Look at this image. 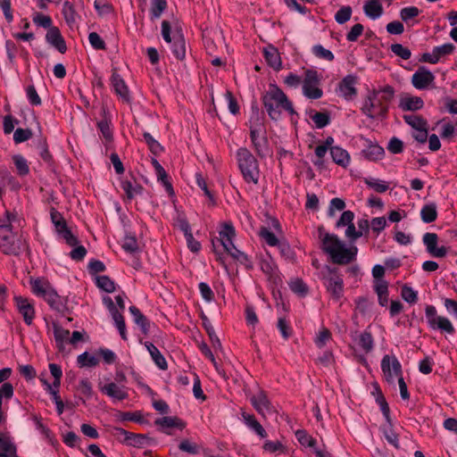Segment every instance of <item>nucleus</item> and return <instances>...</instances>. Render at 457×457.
I'll return each instance as SVG.
<instances>
[{"label": "nucleus", "instance_id": "4be33fe9", "mask_svg": "<svg viewBox=\"0 0 457 457\" xmlns=\"http://www.w3.org/2000/svg\"><path fill=\"white\" fill-rule=\"evenodd\" d=\"M102 112V120L97 121V128L101 131L104 139L108 142L112 141L113 138L112 131L110 128L111 118L109 116V112L106 105H102L101 107Z\"/></svg>", "mask_w": 457, "mask_h": 457}, {"label": "nucleus", "instance_id": "f257e3e1", "mask_svg": "<svg viewBox=\"0 0 457 457\" xmlns=\"http://www.w3.org/2000/svg\"><path fill=\"white\" fill-rule=\"evenodd\" d=\"M318 232L322 250L330 256L334 263L344 265L355 260L358 252L355 245L346 247L337 235L325 232L323 226L318 228Z\"/></svg>", "mask_w": 457, "mask_h": 457}, {"label": "nucleus", "instance_id": "bb28decb", "mask_svg": "<svg viewBox=\"0 0 457 457\" xmlns=\"http://www.w3.org/2000/svg\"><path fill=\"white\" fill-rule=\"evenodd\" d=\"M145 347L146 348L147 352L151 355V358L153 361L155 363V365L162 370H167L168 364L164 358V356L161 353V352L158 350V348L151 342H145L143 343Z\"/></svg>", "mask_w": 457, "mask_h": 457}, {"label": "nucleus", "instance_id": "4468645a", "mask_svg": "<svg viewBox=\"0 0 457 457\" xmlns=\"http://www.w3.org/2000/svg\"><path fill=\"white\" fill-rule=\"evenodd\" d=\"M357 84V77L354 75L345 76L338 84L339 96L344 97L345 100L350 101L355 98L357 96V89L355 85Z\"/></svg>", "mask_w": 457, "mask_h": 457}, {"label": "nucleus", "instance_id": "20e7f679", "mask_svg": "<svg viewBox=\"0 0 457 457\" xmlns=\"http://www.w3.org/2000/svg\"><path fill=\"white\" fill-rule=\"evenodd\" d=\"M238 168L246 183L257 184L259 181V163L254 155L246 147H240L236 154Z\"/></svg>", "mask_w": 457, "mask_h": 457}, {"label": "nucleus", "instance_id": "9d476101", "mask_svg": "<svg viewBox=\"0 0 457 457\" xmlns=\"http://www.w3.org/2000/svg\"><path fill=\"white\" fill-rule=\"evenodd\" d=\"M250 138L256 154L265 158L270 151L266 128L250 130Z\"/></svg>", "mask_w": 457, "mask_h": 457}, {"label": "nucleus", "instance_id": "ddd939ff", "mask_svg": "<svg viewBox=\"0 0 457 457\" xmlns=\"http://www.w3.org/2000/svg\"><path fill=\"white\" fill-rule=\"evenodd\" d=\"M250 400L254 409L262 417H266L275 411L267 395L262 390L253 395Z\"/></svg>", "mask_w": 457, "mask_h": 457}, {"label": "nucleus", "instance_id": "052dcab7", "mask_svg": "<svg viewBox=\"0 0 457 457\" xmlns=\"http://www.w3.org/2000/svg\"><path fill=\"white\" fill-rule=\"evenodd\" d=\"M383 434L388 444L395 448H398V436L391 428V424L388 423L383 427Z\"/></svg>", "mask_w": 457, "mask_h": 457}, {"label": "nucleus", "instance_id": "c756f323", "mask_svg": "<svg viewBox=\"0 0 457 457\" xmlns=\"http://www.w3.org/2000/svg\"><path fill=\"white\" fill-rule=\"evenodd\" d=\"M0 457H17L16 447L9 436L0 432Z\"/></svg>", "mask_w": 457, "mask_h": 457}, {"label": "nucleus", "instance_id": "774afa93", "mask_svg": "<svg viewBox=\"0 0 457 457\" xmlns=\"http://www.w3.org/2000/svg\"><path fill=\"white\" fill-rule=\"evenodd\" d=\"M122 248L127 253H135L138 250V245L137 238L131 235H126L124 237V242L122 244Z\"/></svg>", "mask_w": 457, "mask_h": 457}, {"label": "nucleus", "instance_id": "423d86ee", "mask_svg": "<svg viewBox=\"0 0 457 457\" xmlns=\"http://www.w3.org/2000/svg\"><path fill=\"white\" fill-rule=\"evenodd\" d=\"M320 76L315 70L308 69L304 71L303 80V95L312 100L320 99L323 96V91L320 88Z\"/></svg>", "mask_w": 457, "mask_h": 457}, {"label": "nucleus", "instance_id": "c03bdc74", "mask_svg": "<svg viewBox=\"0 0 457 457\" xmlns=\"http://www.w3.org/2000/svg\"><path fill=\"white\" fill-rule=\"evenodd\" d=\"M362 153L367 159L376 161L383 156L384 149L378 145H370Z\"/></svg>", "mask_w": 457, "mask_h": 457}, {"label": "nucleus", "instance_id": "49530a36", "mask_svg": "<svg viewBox=\"0 0 457 457\" xmlns=\"http://www.w3.org/2000/svg\"><path fill=\"white\" fill-rule=\"evenodd\" d=\"M98 362L99 361L95 355L88 354L87 352L79 354L77 358V363L79 367H95Z\"/></svg>", "mask_w": 457, "mask_h": 457}, {"label": "nucleus", "instance_id": "7c9ffc66", "mask_svg": "<svg viewBox=\"0 0 457 457\" xmlns=\"http://www.w3.org/2000/svg\"><path fill=\"white\" fill-rule=\"evenodd\" d=\"M129 312L133 318V321L140 328L141 331L146 335L150 328V322L146 317L136 306H130Z\"/></svg>", "mask_w": 457, "mask_h": 457}, {"label": "nucleus", "instance_id": "aec40b11", "mask_svg": "<svg viewBox=\"0 0 457 457\" xmlns=\"http://www.w3.org/2000/svg\"><path fill=\"white\" fill-rule=\"evenodd\" d=\"M261 269L266 274L270 284L278 286L282 283L279 271L272 260H262L261 262Z\"/></svg>", "mask_w": 457, "mask_h": 457}, {"label": "nucleus", "instance_id": "0eeeda50", "mask_svg": "<svg viewBox=\"0 0 457 457\" xmlns=\"http://www.w3.org/2000/svg\"><path fill=\"white\" fill-rule=\"evenodd\" d=\"M361 112L370 119L384 117L387 112V105L382 104L379 94L370 92L364 99Z\"/></svg>", "mask_w": 457, "mask_h": 457}, {"label": "nucleus", "instance_id": "e2e57ef3", "mask_svg": "<svg viewBox=\"0 0 457 457\" xmlns=\"http://www.w3.org/2000/svg\"><path fill=\"white\" fill-rule=\"evenodd\" d=\"M249 129H262L266 128L264 125V114H251L248 120Z\"/></svg>", "mask_w": 457, "mask_h": 457}, {"label": "nucleus", "instance_id": "680f3d73", "mask_svg": "<svg viewBox=\"0 0 457 457\" xmlns=\"http://www.w3.org/2000/svg\"><path fill=\"white\" fill-rule=\"evenodd\" d=\"M150 438L143 434H133L129 446L143 448L149 445Z\"/></svg>", "mask_w": 457, "mask_h": 457}, {"label": "nucleus", "instance_id": "6e6d98bb", "mask_svg": "<svg viewBox=\"0 0 457 457\" xmlns=\"http://www.w3.org/2000/svg\"><path fill=\"white\" fill-rule=\"evenodd\" d=\"M352 12L351 6H343L336 12L335 20L338 24H344L351 19Z\"/></svg>", "mask_w": 457, "mask_h": 457}, {"label": "nucleus", "instance_id": "6ab92c4d", "mask_svg": "<svg viewBox=\"0 0 457 457\" xmlns=\"http://www.w3.org/2000/svg\"><path fill=\"white\" fill-rule=\"evenodd\" d=\"M46 42L56 48L61 54L67 51V46L60 29L57 27L50 28L46 35Z\"/></svg>", "mask_w": 457, "mask_h": 457}, {"label": "nucleus", "instance_id": "338daca9", "mask_svg": "<svg viewBox=\"0 0 457 457\" xmlns=\"http://www.w3.org/2000/svg\"><path fill=\"white\" fill-rule=\"evenodd\" d=\"M420 13V11L416 6H409L402 8V21L408 23L412 21Z\"/></svg>", "mask_w": 457, "mask_h": 457}, {"label": "nucleus", "instance_id": "f03ea898", "mask_svg": "<svg viewBox=\"0 0 457 457\" xmlns=\"http://www.w3.org/2000/svg\"><path fill=\"white\" fill-rule=\"evenodd\" d=\"M262 100L269 117L273 120L280 118V109L290 114L296 113L287 95L276 84L269 85V90L262 96Z\"/></svg>", "mask_w": 457, "mask_h": 457}, {"label": "nucleus", "instance_id": "8fccbe9b", "mask_svg": "<svg viewBox=\"0 0 457 457\" xmlns=\"http://www.w3.org/2000/svg\"><path fill=\"white\" fill-rule=\"evenodd\" d=\"M143 137L145 141V143L147 144L150 151L154 154V155H158L159 154H161L162 151H163V148L162 146L160 145V143L155 140L152 135L148 132H144L143 134Z\"/></svg>", "mask_w": 457, "mask_h": 457}, {"label": "nucleus", "instance_id": "2f4dec72", "mask_svg": "<svg viewBox=\"0 0 457 457\" xmlns=\"http://www.w3.org/2000/svg\"><path fill=\"white\" fill-rule=\"evenodd\" d=\"M122 190L126 193L127 198L132 200L135 196L141 195L143 187L134 180H123L120 183Z\"/></svg>", "mask_w": 457, "mask_h": 457}, {"label": "nucleus", "instance_id": "69168bd1", "mask_svg": "<svg viewBox=\"0 0 457 457\" xmlns=\"http://www.w3.org/2000/svg\"><path fill=\"white\" fill-rule=\"evenodd\" d=\"M26 95L29 104L33 106L41 105L42 100L38 96L36 87L33 85H29L26 87Z\"/></svg>", "mask_w": 457, "mask_h": 457}, {"label": "nucleus", "instance_id": "cd10ccee", "mask_svg": "<svg viewBox=\"0 0 457 457\" xmlns=\"http://www.w3.org/2000/svg\"><path fill=\"white\" fill-rule=\"evenodd\" d=\"M354 343L358 349L365 353H369L373 349V338L370 332L363 331L354 337Z\"/></svg>", "mask_w": 457, "mask_h": 457}, {"label": "nucleus", "instance_id": "5fc2aeb1", "mask_svg": "<svg viewBox=\"0 0 457 457\" xmlns=\"http://www.w3.org/2000/svg\"><path fill=\"white\" fill-rule=\"evenodd\" d=\"M263 450L269 453H283L286 447L279 441H266L262 446Z\"/></svg>", "mask_w": 457, "mask_h": 457}, {"label": "nucleus", "instance_id": "f8f14e48", "mask_svg": "<svg viewBox=\"0 0 457 457\" xmlns=\"http://www.w3.org/2000/svg\"><path fill=\"white\" fill-rule=\"evenodd\" d=\"M0 249L5 254H18L14 244L12 227L10 224L0 225Z\"/></svg>", "mask_w": 457, "mask_h": 457}, {"label": "nucleus", "instance_id": "ea45409f", "mask_svg": "<svg viewBox=\"0 0 457 457\" xmlns=\"http://www.w3.org/2000/svg\"><path fill=\"white\" fill-rule=\"evenodd\" d=\"M317 129H323L330 123V115L328 112H316L311 116Z\"/></svg>", "mask_w": 457, "mask_h": 457}, {"label": "nucleus", "instance_id": "c85d7f7f", "mask_svg": "<svg viewBox=\"0 0 457 457\" xmlns=\"http://www.w3.org/2000/svg\"><path fill=\"white\" fill-rule=\"evenodd\" d=\"M39 380L42 383L44 389L50 395L51 399L54 403L57 413L59 415L62 414L64 411V403L59 395V390L52 389L50 383L45 379L43 376H40Z\"/></svg>", "mask_w": 457, "mask_h": 457}, {"label": "nucleus", "instance_id": "dca6fc26", "mask_svg": "<svg viewBox=\"0 0 457 457\" xmlns=\"http://www.w3.org/2000/svg\"><path fill=\"white\" fill-rule=\"evenodd\" d=\"M154 424L159 427L160 431L166 435H171L170 428H176L182 430L186 427L185 422L181 419L172 416L159 418L154 421Z\"/></svg>", "mask_w": 457, "mask_h": 457}, {"label": "nucleus", "instance_id": "a878e982", "mask_svg": "<svg viewBox=\"0 0 457 457\" xmlns=\"http://www.w3.org/2000/svg\"><path fill=\"white\" fill-rule=\"evenodd\" d=\"M241 418L245 425L261 438L267 436V432L253 414L242 411Z\"/></svg>", "mask_w": 457, "mask_h": 457}, {"label": "nucleus", "instance_id": "a18cd8bd", "mask_svg": "<svg viewBox=\"0 0 457 457\" xmlns=\"http://www.w3.org/2000/svg\"><path fill=\"white\" fill-rule=\"evenodd\" d=\"M112 320L114 322V325L116 328L118 329L121 338L123 340L128 339L127 330H126V324L124 318L122 314L120 312H114L113 315H112Z\"/></svg>", "mask_w": 457, "mask_h": 457}, {"label": "nucleus", "instance_id": "39448f33", "mask_svg": "<svg viewBox=\"0 0 457 457\" xmlns=\"http://www.w3.org/2000/svg\"><path fill=\"white\" fill-rule=\"evenodd\" d=\"M426 320L428 327L433 330L453 335L455 332L454 327L450 320L439 315L433 305H428L425 310Z\"/></svg>", "mask_w": 457, "mask_h": 457}, {"label": "nucleus", "instance_id": "603ef678", "mask_svg": "<svg viewBox=\"0 0 457 457\" xmlns=\"http://www.w3.org/2000/svg\"><path fill=\"white\" fill-rule=\"evenodd\" d=\"M386 274V267L377 264L372 268V276L374 278L375 286H387V282L383 279Z\"/></svg>", "mask_w": 457, "mask_h": 457}, {"label": "nucleus", "instance_id": "9b49d317", "mask_svg": "<svg viewBox=\"0 0 457 457\" xmlns=\"http://www.w3.org/2000/svg\"><path fill=\"white\" fill-rule=\"evenodd\" d=\"M99 390L110 397L113 403L123 401L129 397L128 387L113 381L99 383Z\"/></svg>", "mask_w": 457, "mask_h": 457}, {"label": "nucleus", "instance_id": "6e6552de", "mask_svg": "<svg viewBox=\"0 0 457 457\" xmlns=\"http://www.w3.org/2000/svg\"><path fill=\"white\" fill-rule=\"evenodd\" d=\"M32 293L44 299L52 309L57 312H63L66 309V298L60 295L54 287H32Z\"/></svg>", "mask_w": 457, "mask_h": 457}, {"label": "nucleus", "instance_id": "f3484780", "mask_svg": "<svg viewBox=\"0 0 457 457\" xmlns=\"http://www.w3.org/2000/svg\"><path fill=\"white\" fill-rule=\"evenodd\" d=\"M14 301L19 312L22 315L27 325H30L35 318V310L32 303L25 297L15 296Z\"/></svg>", "mask_w": 457, "mask_h": 457}, {"label": "nucleus", "instance_id": "4d7b16f0", "mask_svg": "<svg viewBox=\"0 0 457 457\" xmlns=\"http://www.w3.org/2000/svg\"><path fill=\"white\" fill-rule=\"evenodd\" d=\"M345 208V202L344 199L335 197L330 200L328 210V216L332 218L335 216L336 211H343Z\"/></svg>", "mask_w": 457, "mask_h": 457}, {"label": "nucleus", "instance_id": "864d4df0", "mask_svg": "<svg viewBox=\"0 0 457 457\" xmlns=\"http://www.w3.org/2000/svg\"><path fill=\"white\" fill-rule=\"evenodd\" d=\"M364 182L369 187L374 189L378 193H384L389 187L384 181L374 178H367L364 179Z\"/></svg>", "mask_w": 457, "mask_h": 457}, {"label": "nucleus", "instance_id": "c9c22d12", "mask_svg": "<svg viewBox=\"0 0 457 457\" xmlns=\"http://www.w3.org/2000/svg\"><path fill=\"white\" fill-rule=\"evenodd\" d=\"M423 105L424 102L419 96H405L402 98V109L405 111L420 110Z\"/></svg>", "mask_w": 457, "mask_h": 457}, {"label": "nucleus", "instance_id": "37998d69", "mask_svg": "<svg viewBox=\"0 0 457 457\" xmlns=\"http://www.w3.org/2000/svg\"><path fill=\"white\" fill-rule=\"evenodd\" d=\"M62 15L68 25H72L76 21V11L71 3L65 1L62 10Z\"/></svg>", "mask_w": 457, "mask_h": 457}, {"label": "nucleus", "instance_id": "473e14b6", "mask_svg": "<svg viewBox=\"0 0 457 457\" xmlns=\"http://www.w3.org/2000/svg\"><path fill=\"white\" fill-rule=\"evenodd\" d=\"M364 13L370 19L376 20L383 13L379 0H368L363 6Z\"/></svg>", "mask_w": 457, "mask_h": 457}, {"label": "nucleus", "instance_id": "bf43d9fd", "mask_svg": "<svg viewBox=\"0 0 457 457\" xmlns=\"http://www.w3.org/2000/svg\"><path fill=\"white\" fill-rule=\"evenodd\" d=\"M32 131L29 129L18 128L13 133L15 144L23 143L32 137Z\"/></svg>", "mask_w": 457, "mask_h": 457}, {"label": "nucleus", "instance_id": "79ce46f5", "mask_svg": "<svg viewBox=\"0 0 457 457\" xmlns=\"http://www.w3.org/2000/svg\"><path fill=\"white\" fill-rule=\"evenodd\" d=\"M12 161L20 176H26L29 172V168L27 160L21 154L12 156Z\"/></svg>", "mask_w": 457, "mask_h": 457}, {"label": "nucleus", "instance_id": "7ed1b4c3", "mask_svg": "<svg viewBox=\"0 0 457 457\" xmlns=\"http://www.w3.org/2000/svg\"><path fill=\"white\" fill-rule=\"evenodd\" d=\"M219 235V237H215L212 240L213 251L218 259H221L223 251L240 262H244L247 260L246 254L234 245L233 239L236 237V231L232 223H224Z\"/></svg>", "mask_w": 457, "mask_h": 457}, {"label": "nucleus", "instance_id": "2eb2a0df", "mask_svg": "<svg viewBox=\"0 0 457 457\" xmlns=\"http://www.w3.org/2000/svg\"><path fill=\"white\" fill-rule=\"evenodd\" d=\"M435 80L434 74L426 67H420L412 75L411 83L417 89H425L433 84Z\"/></svg>", "mask_w": 457, "mask_h": 457}, {"label": "nucleus", "instance_id": "393cba45", "mask_svg": "<svg viewBox=\"0 0 457 457\" xmlns=\"http://www.w3.org/2000/svg\"><path fill=\"white\" fill-rule=\"evenodd\" d=\"M241 418L245 425L261 438L267 436V432L253 414L242 411Z\"/></svg>", "mask_w": 457, "mask_h": 457}, {"label": "nucleus", "instance_id": "a211bd4d", "mask_svg": "<svg viewBox=\"0 0 457 457\" xmlns=\"http://www.w3.org/2000/svg\"><path fill=\"white\" fill-rule=\"evenodd\" d=\"M438 237L436 233H426L423 236V243L427 247V251L435 257H444L447 253L445 246L437 247Z\"/></svg>", "mask_w": 457, "mask_h": 457}, {"label": "nucleus", "instance_id": "09e8293b", "mask_svg": "<svg viewBox=\"0 0 457 457\" xmlns=\"http://www.w3.org/2000/svg\"><path fill=\"white\" fill-rule=\"evenodd\" d=\"M295 436L298 442L304 447H310L312 449L317 445L316 440L304 430H297Z\"/></svg>", "mask_w": 457, "mask_h": 457}, {"label": "nucleus", "instance_id": "0e129e2a", "mask_svg": "<svg viewBox=\"0 0 457 457\" xmlns=\"http://www.w3.org/2000/svg\"><path fill=\"white\" fill-rule=\"evenodd\" d=\"M32 20H33V22L38 27H42V28L48 29L53 27L52 26V23H53L52 19L48 15H45L40 12H37L33 16Z\"/></svg>", "mask_w": 457, "mask_h": 457}, {"label": "nucleus", "instance_id": "a19ab883", "mask_svg": "<svg viewBox=\"0 0 457 457\" xmlns=\"http://www.w3.org/2000/svg\"><path fill=\"white\" fill-rule=\"evenodd\" d=\"M155 174L157 176L158 181H161L163 187H165L166 192L170 195H173L174 189L171 183L169 181V176L165 171L164 168L162 166L159 169L155 170Z\"/></svg>", "mask_w": 457, "mask_h": 457}, {"label": "nucleus", "instance_id": "f704fd0d", "mask_svg": "<svg viewBox=\"0 0 457 457\" xmlns=\"http://www.w3.org/2000/svg\"><path fill=\"white\" fill-rule=\"evenodd\" d=\"M330 155L332 160L342 167H346L349 163L350 156L348 153L339 146L330 147Z\"/></svg>", "mask_w": 457, "mask_h": 457}, {"label": "nucleus", "instance_id": "e433bc0d", "mask_svg": "<svg viewBox=\"0 0 457 457\" xmlns=\"http://www.w3.org/2000/svg\"><path fill=\"white\" fill-rule=\"evenodd\" d=\"M421 220L426 223H431L437 218V211L436 204H425L420 211Z\"/></svg>", "mask_w": 457, "mask_h": 457}, {"label": "nucleus", "instance_id": "72a5a7b5", "mask_svg": "<svg viewBox=\"0 0 457 457\" xmlns=\"http://www.w3.org/2000/svg\"><path fill=\"white\" fill-rule=\"evenodd\" d=\"M54 336L59 349L62 350L66 344L70 343V331L57 324L53 325Z\"/></svg>", "mask_w": 457, "mask_h": 457}, {"label": "nucleus", "instance_id": "1a4fd4ad", "mask_svg": "<svg viewBox=\"0 0 457 457\" xmlns=\"http://www.w3.org/2000/svg\"><path fill=\"white\" fill-rule=\"evenodd\" d=\"M384 378L390 384L400 385V363L395 355L386 354L381 361Z\"/></svg>", "mask_w": 457, "mask_h": 457}, {"label": "nucleus", "instance_id": "de8ad7c7", "mask_svg": "<svg viewBox=\"0 0 457 457\" xmlns=\"http://www.w3.org/2000/svg\"><path fill=\"white\" fill-rule=\"evenodd\" d=\"M259 236L270 246H277L280 242L276 235L266 227L260 228Z\"/></svg>", "mask_w": 457, "mask_h": 457}, {"label": "nucleus", "instance_id": "412c9836", "mask_svg": "<svg viewBox=\"0 0 457 457\" xmlns=\"http://www.w3.org/2000/svg\"><path fill=\"white\" fill-rule=\"evenodd\" d=\"M111 81L116 95L121 97L123 101L129 102L130 97L129 88L123 79L116 71L112 72Z\"/></svg>", "mask_w": 457, "mask_h": 457}, {"label": "nucleus", "instance_id": "5701e85b", "mask_svg": "<svg viewBox=\"0 0 457 457\" xmlns=\"http://www.w3.org/2000/svg\"><path fill=\"white\" fill-rule=\"evenodd\" d=\"M263 56L270 67L275 71H280L282 69V62L279 53L273 46H268L263 49Z\"/></svg>", "mask_w": 457, "mask_h": 457}, {"label": "nucleus", "instance_id": "3c124183", "mask_svg": "<svg viewBox=\"0 0 457 457\" xmlns=\"http://www.w3.org/2000/svg\"><path fill=\"white\" fill-rule=\"evenodd\" d=\"M404 120L413 130L419 129L423 126H428L427 121L420 116L415 114L404 115Z\"/></svg>", "mask_w": 457, "mask_h": 457}, {"label": "nucleus", "instance_id": "13d9d810", "mask_svg": "<svg viewBox=\"0 0 457 457\" xmlns=\"http://www.w3.org/2000/svg\"><path fill=\"white\" fill-rule=\"evenodd\" d=\"M312 53L320 59H324L328 62L334 60L333 53L330 50L324 48L321 45L314 46L312 47Z\"/></svg>", "mask_w": 457, "mask_h": 457}, {"label": "nucleus", "instance_id": "4c0bfd02", "mask_svg": "<svg viewBox=\"0 0 457 457\" xmlns=\"http://www.w3.org/2000/svg\"><path fill=\"white\" fill-rule=\"evenodd\" d=\"M172 53L178 60H183L186 56V42L182 35L175 37L172 45Z\"/></svg>", "mask_w": 457, "mask_h": 457}, {"label": "nucleus", "instance_id": "58836bf2", "mask_svg": "<svg viewBox=\"0 0 457 457\" xmlns=\"http://www.w3.org/2000/svg\"><path fill=\"white\" fill-rule=\"evenodd\" d=\"M167 8V1L166 0H151V9L150 14L151 19L155 20L159 19L162 13Z\"/></svg>", "mask_w": 457, "mask_h": 457}, {"label": "nucleus", "instance_id": "b1692460", "mask_svg": "<svg viewBox=\"0 0 457 457\" xmlns=\"http://www.w3.org/2000/svg\"><path fill=\"white\" fill-rule=\"evenodd\" d=\"M241 418L245 425L261 438L267 436V432L253 414L242 411Z\"/></svg>", "mask_w": 457, "mask_h": 457}]
</instances>
